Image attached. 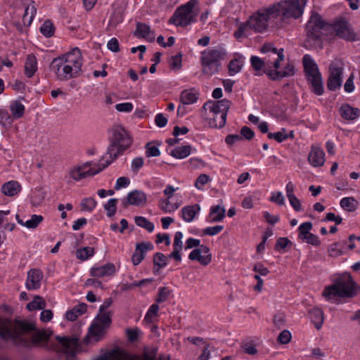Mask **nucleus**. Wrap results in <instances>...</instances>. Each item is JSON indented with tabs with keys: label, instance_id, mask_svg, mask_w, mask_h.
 <instances>
[{
	"label": "nucleus",
	"instance_id": "8fccbe9b",
	"mask_svg": "<svg viewBox=\"0 0 360 360\" xmlns=\"http://www.w3.org/2000/svg\"><path fill=\"white\" fill-rule=\"evenodd\" d=\"M97 202L93 198H84L81 202L82 210L91 212L96 206Z\"/></svg>",
	"mask_w": 360,
	"mask_h": 360
},
{
	"label": "nucleus",
	"instance_id": "dca6fc26",
	"mask_svg": "<svg viewBox=\"0 0 360 360\" xmlns=\"http://www.w3.org/2000/svg\"><path fill=\"white\" fill-rule=\"evenodd\" d=\"M50 69L56 75L57 79L60 81H67L77 77L76 75H74L72 68L65 65L63 63V59L58 57L52 60Z\"/></svg>",
	"mask_w": 360,
	"mask_h": 360
},
{
	"label": "nucleus",
	"instance_id": "a878e982",
	"mask_svg": "<svg viewBox=\"0 0 360 360\" xmlns=\"http://www.w3.org/2000/svg\"><path fill=\"white\" fill-rule=\"evenodd\" d=\"M21 190L20 184L16 181L5 183L1 187V192L7 196H14Z\"/></svg>",
	"mask_w": 360,
	"mask_h": 360
},
{
	"label": "nucleus",
	"instance_id": "5701e85b",
	"mask_svg": "<svg viewBox=\"0 0 360 360\" xmlns=\"http://www.w3.org/2000/svg\"><path fill=\"white\" fill-rule=\"evenodd\" d=\"M340 113L342 117L347 120H354L360 115V110L353 108L349 104H343L340 108Z\"/></svg>",
	"mask_w": 360,
	"mask_h": 360
},
{
	"label": "nucleus",
	"instance_id": "20e7f679",
	"mask_svg": "<svg viewBox=\"0 0 360 360\" xmlns=\"http://www.w3.org/2000/svg\"><path fill=\"white\" fill-rule=\"evenodd\" d=\"M356 295V283L348 273L340 275L333 284L325 287L322 292L327 301H332L336 297H352Z\"/></svg>",
	"mask_w": 360,
	"mask_h": 360
},
{
	"label": "nucleus",
	"instance_id": "e2e57ef3",
	"mask_svg": "<svg viewBox=\"0 0 360 360\" xmlns=\"http://www.w3.org/2000/svg\"><path fill=\"white\" fill-rule=\"evenodd\" d=\"M210 180V178L208 175L205 174H201L199 175V176L197 178L196 181L195 183V186L199 189H202V186L206 184Z\"/></svg>",
	"mask_w": 360,
	"mask_h": 360
},
{
	"label": "nucleus",
	"instance_id": "9d476101",
	"mask_svg": "<svg viewBox=\"0 0 360 360\" xmlns=\"http://www.w3.org/2000/svg\"><path fill=\"white\" fill-rule=\"evenodd\" d=\"M197 0H190L179 7L169 18V23L176 26L186 27L196 20L198 13L194 10Z\"/></svg>",
	"mask_w": 360,
	"mask_h": 360
},
{
	"label": "nucleus",
	"instance_id": "a18cd8bd",
	"mask_svg": "<svg viewBox=\"0 0 360 360\" xmlns=\"http://www.w3.org/2000/svg\"><path fill=\"white\" fill-rule=\"evenodd\" d=\"M136 245V250H139V253L143 257V259H144L147 251L152 250L154 248L153 245L150 242L137 243Z\"/></svg>",
	"mask_w": 360,
	"mask_h": 360
},
{
	"label": "nucleus",
	"instance_id": "79ce46f5",
	"mask_svg": "<svg viewBox=\"0 0 360 360\" xmlns=\"http://www.w3.org/2000/svg\"><path fill=\"white\" fill-rule=\"evenodd\" d=\"M134 221L137 226L144 228L149 232H152L154 230L153 224L143 217L137 216L134 218Z\"/></svg>",
	"mask_w": 360,
	"mask_h": 360
},
{
	"label": "nucleus",
	"instance_id": "393cba45",
	"mask_svg": "<svg viewBox=\"0 0 360 360\" xmlns=\"http://www.w3.org/2000/svg\"><path fill=\"white\" fill-rule=\"evenodd\" d=\"M225 208L220 205L212 206L210 209L209 214L208 221L210 223H214L221 221L225 217Z\"/></svg>",
	"mask_w": 360,
	"mask_h": 360
},
{
	"label": "nucleus",
	"instance_id": "c85d7f7f",
	"mask_svg": "<svg viewBox=\"0 0 360 360\" xmlns=\"http://www.w3.org/2000/svg\"><path fill=\"white\" fill-rule=\"evenodd\" d=\"M37 70V62L36 57L32 54L27 56L25 64V74L29 78L32 77Z\"/></svg>",
	"mask_w": 360,
	"mask_h": 360
},
{
	"label": "nucleus",
	"instance_id": "423d86ee",
	"mask_svg": "<svg viewBox=\"0 0 360 360\" xmlns=\"http://www.w3.org/2000/svg\"><path fill=\"white\" fill-rule=\"evenodd\" d=\"M111 132L110 143L108 148L107 154L111 159L109 161L112 162L131 146L132 141L126 130L121 126L115 127Z\"/></svg>",
	"mask_w": 360,
	"mask_h": 360
},
{
	"label": "nucleus",
	"instance_id": "4d7b16f0",
	"mask_svg": "<svg viewBox=\"0 0 360 360\" xmlns=\"http://www.w3.org/2000/svg\"><path fill=\"white\" fill-rule=\"evenodd\" d=\"M241 348L248 354L254 355L257 352L255 345L252 342H243Z\"/></svg>",
	"mask_w": 360,
	"mask_h": 360
},
{
	"label": "nucleus",
	"instance_id": "7c9ffc66",
	"mask_svg": "<svg viewBox=\"0 0 360 360\" xmlns=\"http://www.w3.org/2000/svg\"><path fill=\"white\" fill-rule=\"evenodd\" d=\"M340 205L344 210L354 212L357 209L359 202L353 197H345L341 199Z\"/></svg>",
	"mask_w": 360,
	"mask_h": 360
},
{
	"label": "nucleus",
	"instance_id": "f704fd0d",
	"mask_svg": "<svg viewBox=\"0 0 360 360\" xmlns=\"http://www.w3.org/2000/svg\"><path fill=\"white\" fill-rule=\"evenodd\" d=\"M342 82V77L333 73H329V77L327 81V87L329 90L336 91L341 86Z\"/></svg>",
	"mask_w": 360,
	"mask_h": 360
},
{
	"label": "nucleus",
	"instance_id": "2eb2a0df",
	"mask_svg": "<svg viewBox=\"0 0 360 360\" xmlns=\"http://www.w3.org/2000/svg\"><path fill=\"white\" fill-rule=\"evenodd\" d=\"M63 59V63L72 68L74 75H79L82 66V56L80 50L76 47L68 51L65 54L58 57Z\"/></svg>",
	"mask_w": 360,
	"mask_h": 360
},
{
	"label": "nucleus",
	"instance_id": "6e6552de",
	"mask_svg": "<svg viewBox=\"0 0 360 360\" xmlns=\"http://www.w3.org/2000/svg\"><path fill=\"white\" fill-rule=\"evenodd\" d=\"M302 63L311 91L317 96L322 95L324 91L323 81L317 64L309 54L303 56Z\"/></svg>",
	"mask_w": 360,
	"mask_h": 360
},
{
	"label": "nucleus",
	"instance_id": "473e14b6",
	"mask_svg": "<svg viewBox=\"0 0 360 360\" xmlns=\"http://www.w3.org/2000/svg\"><path fill=\"white\" fill-rule=\"evenodd\" d=\"M344 69L345 64L343 60L339 58H335L329 65L328 72L329 73H333L342 77Z\"/></svg>",
	"mask_w": 360,
	"mask_h": 360
},
{
	"label": "nucleus",
	"instance_id": "de8ad7c7",
	"mask_svg": "<svg viewBox=\"0 0 360 360\" xmlns=\"http://www.w3.org/2000/svg\"><path fill=\"white\" fill-rule=\"evenodd\" d=\"M171 294V290L167 287H161L158 289L157 297L155 298L156 303H162L165 302Z\"/></svg>",
	"mask_w": 360,
	"mask_h": 360
},
{
	"label": "nucleus",
	"instance_id": "5fc2aeb1",
	"mask_svg": "<svg viewBox=\"0 0 360 360\" xmlns=\"http://www.w3.org/2000/svg\"><path fill=\"white\" fill-rule=\"evenodd\" d=\"M242 65L240 63L236 60H232L230 61L229 64V73L230 75L233 76L235 74L239 72L241 70Z\"/></svg>",
	"mask_w": 360,
	"mask_h": 360
},
{
	"label": "nucleus",
	"instance_id": "ddd939ff",
	"mask_svg": "<svg viewBox=\"0 0 360 360\" xmlns=\"http://www.w3.org/2000/svg\"><path fill=\"white\" fill-rule=\"evenodd\" d=\"M229 108L230 101L225 98L218 101H209L204 104L202 108L205 110H209L212 115L221 113V117H219V120H217L219 122L218 125L224 126Z\"/></svg>",
	"mask_w": 360,
	"mask_h": 360
},
{
	"label": "nucleus",
	"instance_id": "0eeeda50",
	"mask_svg": "<svg viewBox=\"0 0 360 360\" xmlns=\"http://www.w3.org/2000/svg\"><path fill=\"white\" fill-rule=\"evenodd\" d=\"M283 49L271 47V79H280L295 74V67L285 58Z\"/></svg>",
	"mask_w": 360,
	"mask_h": 360
},
{
	"label": "nucleus",
	"instance_id": "052dcab7",
	"mask_svg": "<svg viewBox=\"0 0 360 360\" xmlns=\"http://www.w3.org/2000/svg\"><path fill=\"white\" fill-rule=\"evenodd\" d=\"M250 63L254 70L259 71L264 67V62L258 56H252Z\"/></svg>",
	"mask_w": 360,
	"mask_h": 360
},
{
	"label": "nucleus",
	"instance_id": "09e8293b",
	"mask_svg": "<svg viewBox=\"0 0 360 360\" xmlns=\"http://www.w3.org/2000/svg\"><path fill=\"white\" fill-rule=\"evenodd\" d=\"M46 193L41 188H36L32 199V203L34 206L39 205L45 198Z\"/></svg>",
	"mask_w": 360,
	"mask_h": 360
},
{
	"label": "nucleus",
	"instance_id": "bf43d9fd",
	"mask_svg": "<svg viewBox=\"0 0 360 360\" xmlns=\"http://www.w3.org/2000/svg\"><path fill=\"white\" fill-rule=\"evenodd\" d=\"M146 155L148 158L149 157H157L160 154V151L157 146H151L150 143L146 146Z\"/></svg>",
	"mask_w": 360,
	"mask_h": 360
},
{
	"label": "nucleus",
	"instance_id": "4468645a",
	"mask_svg": "<svg viewBox=\"0 0 360 360\" xmlns=\"http://www.w3.org/2000/svg\"><path fill=\"white\" fill-rule=\"evenodd\" d=\"M270 15V7L259 10L256 13L250 17L246 22L250 29L257 32H262L267 30L268 21Z\"/></svg>",
	"mask_w": 360,
	"mask_h": 360
},
{
	"label": "nucleus",
	"instance_id": "72a5a7b5",
	"mask_svg": "<svg viewBox=\"0 0 360 360\" xmlns=\"http://www.w3.org/2000/svg\"><path fill=\"white\" fill-rule=\"evenodd\" d=\"M168 258L161 252H156L153 256L154 274H158L159 270L167 264Z\"/></svg>",
	"mask_w": 360,
	"mask_h": 360
},
{
	"label": "nucleus",
	"instance_id": "13d9d810",
	"mask_svg": "<svg viewBox=\"0 0 360 360\" xmlns=\"http://www.w3.org/2000/svg\"><path fill=\"white\" fill-rule=\"evenodd\" d=\"M224 229V226L221 225H217L215 226L207 227L203 229L202 233L204 235L207 236H215L220 233Z\"/></svg>",
	"mask_w": 360,
	"mask_h": 360
},
{
	"label": "nucleus",
	"instance_id": "4c0bfd02",
	"mask_svg": "<svg viewBox=\"0 0 360 360\" xmlns=\"http://www.w3.org/2000/svg\"><path fill=\"white\" fill-rule=\"evenodd\" d=\"M12 115L15 119L22 117L25 112V106L20 101H15L10 106Z\"/></svg>",
	"mask_w": 360,
	"mask_h": 360
},
{
	"label": "nucleus",
	"instance_id": "f257e3e1",
	"mask_svg": "<svg viewBox=\"0 0 360 360\" xmlns=\"http://www.w3.org/2000/svg\"><path fill=\"white\" fill-rule=\"evenodd\" d=\"M51 333L37 328L34 321L0 317V338L19 347H46Z\"/></svg>",
	"mask_w": 360,
	"mask_h": 360
},
{
	"label": "nucleus",
	"instance_id": "c9c22d12",
	"mask_svg": "<svg viewBox=\"0 0 360 360\" xmlns=\"http://www.w3.org/2000/svg\"><path fill=\"white\" fill-rule=\"evenodd\" d=\"M197 99L196 94L193 93L191 90H184L181 94L180 101L184 105L193 104Z\"/></svg>",
	"mask_w": 360,
	"mask_h": 360
},
{
	"label": "nucleus",
	"instance_id": "864d4df0",
	"mask_svg": "<svg viewBox=\"0 0 360 360\" xmlns=\"http://www.w3.org/2000/svg\"><path fill=\"white\" fill-rule=\"evenodd\" d=\"M117 200L115 198L110 199L106 205H105L104 208L107 210V215L108 217L113 216L117 210Z\"/></svg>",
	"mask_w": 360,
	"mask_h": 360
},
{
	"label": "nucleus",
	"instance_id": "69168bd1",
	"mask_svg": "<svg viewBox=\"0 0 360 360\" xmlns=\"http://www.w3.org/2000/svg\"><path fill=\"white\" fill-rule=\"evenodd\" d=\"M291 340V333L288 330H283L278 335L277 340L281 344H287Z\"/></svg>",
	"mask_w": 360,
	"mask_h": 360
},
{
	"label": "nucleus",
	"instance_id": "f3484780",
	"mask_svg": "<svg viewBox=\"0 0 360 360\" xmlns=\"http://www.w3.org/2000/svg\"><path fill=\"white\" fill-rule=\"evenodd\" d=\"M111 164V161H105V163L103 164L101 162L98 164H95V166L98 167V169L96 170H93V169L90 168L88 171H83L82 168L78 167H75L72 168L70 174V176L75 181H79L82 179L86 178V176H94L95 174H98L103 169L106 168L108 165Z\"/></svg>",
	"mask_w": 360,
	"mask_h": 360
},
{
	"label": "nucleus",
	"instance_id": "49530a36",
	"mask_svg": "<svg viewBox=\"0 0 360 360\" xmlns=\"http://www.w3.org/2000/svg\"><path fill=\"white\" fill-rule=\"evenodd\" d=\"M43 219L44 217L41 215L32 214L31 219L25 222L24 226L28 229H35L42 222Z\"/></svg>",
	"mask_w": 360,
	"mask_h": 360
},
{
	"label": "nucleus",
	"instance_id": "39448f33",
	"mask_svg": "<svg viewBox=\"0 0 360 360\" xmlns=\"http://www.w3.org/2000/svg\"><path fill=\"white\" fill-rule=\"evenodd\" d=\"M226 51L224 48H208L201 53L200 63L202 74L211 77L219 71L221 61L225 59Z\"/></svg>",
	"mask_w": 360,
	"mask_h": 360
},
{
	"label": "nucleus",
	"instance_id": "412c9836",
	"mask_svg": "<svg viewBox=\"0 0 360 360\" xmlns=\"http://www.w3.org/2000/svg\"><path fill=\"white\" fill-rule=\"evenodd\" d=\"M134 35L139 38H143L148 41H153L155 39V35L151 31L150 26L140 22H136Z\"/></svg>",
	"mask_w": 360,
	"mask_h": 360
},
{
	"label": "nucleus",
	"instance_id": "aec40b11",
	"mask_svg": "<svg viewBox=\"0 0 360 360\" xmlns=\"http://www.w3.org/2000/svg\"><path fill=\"white\" fill-rule=\"evenodd\" d=\"M308 160L313 167L323 166L325 162V153L318 147H311L308 156Z\"/></svg>",
	"mask_w": 360,
	"mask_h": 360
},
{
	"label": "nucleus",
	"instance_id": "1a4fd4ad",
	"mask_svg": "<svg viewBox=\"0 0 360 360\" xmlns=\"http://www.w3.org/2000/svg\"><path fill=\"white\" fill-rule=\"evenodd\" d=\"M158 352L157 347H145L141 355L130 354L119 348L101 355L95 360H155Z\"/></svg>",
	"mask_w": 360,
	"mask_h": 360
},
{
	"label": "nucleus",
	"instance_id": "c03bdc74",
	"mask_svg": "<svg viewBox=\"0 0 360 360\" xmlns=\"http://www.w3.org/2000/svg\"><path fill=\"white\" fill-rule=\"evenodd\" d=\"M290 243V240L287 238H279L276 242L274 249L281 253L285 252L286 248Z\"/></svg>",
	"mask_w": 360,
	"mask_h": 360
},
{
	"label": "nucleus",
	"instance_id": "774afa93",
	"mask_svg": "<svg viewBox=\"0 0 360 360\" xmlns=\"http://www.w3.org/2000/svg\"><path fill=\"white\" fill-rule=\"evenodd\" d=\"M144 163L142 158H135L131 162V170L136 174L143 167Z\"/></svg>",
	"mask_w": 360,
	"mask_h": 360
},
{
	"label": "nucleus",
	"instance_id": "3c124183",
	"mask_svg": "<svg viewBox=\"0 0 360 360\" xmlns=\"http://www.w3.org/2000/svg\"><path fill=\"white\" fill-rule=\"evenodd\" d=\"M182 54L179 53L176 56H172L169 60V66L172 69L179 70L181 68Z\"/></svg>",
	"mask_w": 360,
	"mask_h": 360
},
{
	"label": "nucleus",
	"instance_id": "a211bd4d",
	"mask_svg": "<svg viewBox=\"0 0 360 360\" xmlns=\"http://www.w3.org/2000/svg\"><path fill=\"white\" fill-rule=\"evenodd\" d=\"M147 197L144 192L134 190L128 193L127 202H123V205L124 207H127L128 205L140 206L145 205Z\"/></svg>",
	"mask_w": 360,
	"mask_h": 360
},
{
	"label": "nucleus",
	"instance_id": "f03ea898",
	"mask_svg": "<svg viewBox=\"0 0 360 360\" xmlns=\"http://www.w3.org/2000/svg\"><path fill=\"white\" fill-rule=\"evenodd\" d=\"M307 34L313 39H321L327 31H333L340 38L347 41H354L356 34L349 22L345 20L336 21L333 25L326 23L319 15L312 16L307 26Z\"/></svg>",
	"mask_w": 360,
	"mask_h": 360
},
{
	"label": "nucleus",
	"instance_id": "bb28decb",
	"mask_svg": "<svg viewBox=\"0 0 360 360\" xmlns=\"http://www.w3.org/2000/svg\"><path fill=\"white\" fill-rule=\"evenodd\" d=\"M86 310L87 304L85 303H80L66 312V319L68 321H74L79 316L84 314Z\"/></svg>",
	"mask_w": 360,
	"mask_h": 360
},
{
	"label": "nucleus",
	"instance_id": "cd10ccee",
	"mask_svg": "<svg viewBox=\"0 0 360 360\" xmlns=\"http://www.w3.org/2000/svg\"><path fill=\"white\" fill-rule=\"evenodd\" d=\"M309 316L316 329L319 330L324 321L323 311L320 308L314 307L309 312Z\"/></svg>",
	"mask_w": 360,
	"mask_h": 360
},
{
	"label": "nucleus",
	"instance_id": "603ef678",
	"mask_svg": "<svg viewBox=\"0 0 360 360\" xmlns=\"http://www.w3.org/2000/svg\"><path fill=\"white\" fill-rule=\"evenodd\" d=\"M312 229V224L311 222H304L300 225L299 230V238L302 239L304 236H307L310 233V231Z\"/></svg>",
	"mask_w": 360,
	"mask_h": 360
},
{
	"label": "nucleus",
	"instance_id": "6e6d98bb",
	"mask_svg": "<svg viewBox=\"0 0 360 360\" xmlns=\"http://www.w3.org/2000/svg\"><path fill=\"white\" fill-rule=\"evenodd\" d=\"M158 310L159 306L157 303L152 304L146 314L145 320L148 322H153V319L157 315Z\"/></svg>",
	"mask_w": 360,
	"mask_h": 360
},
{
	"label": "nucleus",
	"instance_id": "2f4dec72",
	"mask_svg": "<svg viewBox=\"0 0 360 360\" xmlns=\"http://www.w3.org/2000/svg\"><path fill=\"white\" fill-rule=\"evenodd\" d=\"M191 152V146L190 145L178 146L171 150L170 155L177 159H183L188 157Z\"/></svg>",
	"mask_w": 360,
	"mask_h": 360
},
{
	"label": "nucleus",
	"instance_id": "ea45409f",
	"mask_svg": "<svg viewBox=\"0 0 360 360\" xmlns=\"http://www.w3.org/2000/svg\"><path fill=\"white\" fill-rule=\"evenodd\" d=\"M292 137H293L292 131H288L284 129H282L281 131H279L278 132L271 134V139H275L278 143H281V142L287 140L288 139L292 138Z\"/></svg>",
	"mask_w": 360,
	"mask_h": 360
},
{
	"label": "nucleus",
	"instance_id": "a19ab883",
	"mask_svg": "<svg viewBox=\"0 0 360 360\" xmlns=\"http://www.w3.org/2000/svg\"><path fill=\"white\" fill-rule=\"evenodd\" d=\"M41 33L46 37H50L53 35L55 27L51 20H46L40 27Z\"/></svg>",
	"mask_w": 360,
	"mask_h": 360
},
{
	"label": "nucleus",
	"instance_id": "58836bf2",
	"mask_svg": "<svg viewBox=\"0 0 360 360\" xmlns=\"http://www.w3.org/2000/svg\"><path fill=\"white\" fill-rule=\"evenodd\" d=\"M95 253L94 248L91 247H85L78 249L76 251V257L77 259L85 261L91 257Z\"/></svg>",
	"mask_w": 360,
	"mask_h": 360
},
{
	"label": "nucleus",
	"instance_id": "e433bc0d",
	"mask_svg": "<svg viewBox=\"0 0 360 360\" xmlns=\"http://www.w3.org/2000/svg\"><path fill=\"white\" fill-rule=\"evenodd\" d=\"M46 303L45 300L39 295H36L34 300L27 304L26 308L29 311L37 309H44L46 307Z\"/></svg>",
	"mask_w": 360,
	"mask_h": 360
},
{
	"label": "nucleus",
	"instance_id": "0e129e2a",
	"mask_svg": "<svg viewBox=\"0 0 360 360\" xmlns=\"http://www.w3.org/2000/svg\"><path fill=\"white\" fill-rule=\"evenodd\" d=\"M12 121L8 112L6 110L0 109V124L2 125L11 124Z\"/></svg>",
	"mask_w": 360,
	"mask_h": 360
},
{
	"label": "nucleus",
	"instance_id": "338daca9",
	"mask_svg": "<svg viewBox=\"0 0 360 360\" xmlns=\"http://www.w3.org/2000/svg\"><path fill=\"white\" fill-rule=\"evenodd\" d=\"M126 333H127V335L128 340L130 342H134V341L138 340V338H139V335L141 333V331L137 328H132V329L128 328L126 330Z\"/></svg>",
	"mask_w": 360,
	"mask_h": 360
},
{
	"label": "nucleus",
	"instance_id": "6ab92c4d",
	"mask_svg": "<svg viewBox=\"0 0 360 360\" xmlns=\"http://www.w3.org/2000/svg\"><path fill=\"white\" fill-rule=\"evenodd\" d=\"M43 278V274L39 269H31L27 273L26 288L27 290H36L40 288L41 281Z\"/></svg>",
	"mask_w": 360,
	"mask_h": 360
},
{
	"label": "nucleus",
	"instance_id": "9b49d317",
	"mask_svg": "<svg viewBox=\"0 0 360 360\" xmlns=\"http://www.w3.org/2000/svg\"><path fill=\"white\" fill-rule=\"evenodd\" d=\"M112 311H101L99 310V313L89 328L88 335L83 340L84 344L89 342V335L95 337L96 340L98 341L105 334V329L109 328L112 323Z\"/></svg>",
	"mask_w": 360,
	"mask_h": 360
},
{
	"label": "nucleus",
	"instance_id": "4be33fe9",
	"mask_svg": "<svg viewBox=\"0 0 360 360\" xmlns=\"http://www.w3.org/2000/svg\"><path fill=\"white\" fill-rule=\"evenodd\" d=\"M115 271V266L112 263L98 267H92L90 270V275L92 277H104L113 274Z\"/></svg>",
	"mask_w": 360,
	"mask_h": 360
},
{
	"label": "nucleus",
	"instance_id": "b1692460",
	"mask_svg": "<svg viewBox=\"0 0 360 360\" xmlns=\"http://www.w3.org/2000/svg\"><path fill=\"white\" fill-rule=\"evenodd\" d=\"M200 210V207L198 204L185 206L181 210L182 218L186 222H191Z\"/></svg>",
	"mask_w": 360,
	"mask_h": 360
},
{
	"label": "nucleus",
	"instance_id": "7ed1b4c3",
	"mask_svg": "<svg viewBox=\"0 0 360 360\" xmlns=\"http://www.w3.org/2000/svg\"><path fill=\"white\" fill-rule=\"evenodd\" d=\"M307 0H288L271 6V22L282 27L290 18H298L303 13Z\"/></svg>",
	"mask_w": 360,
	"mask_h": 360
},
{
	"label": "nucleus",
	"instance_id": "f8f14e48",
	"mask_svg": "<svg viewBox=\"0 0 360 360\" xmlns=\"http://www.w3.org/2000/svg\"><path fill=\"white\" fill-rule=\"evenodd\" d=\"M62 351L66 354V360H77L76 354L79 350V339L77 335L56 337Z\"/></svg>",
	"mask_w": 360,
	"mask_h": 360
},
{
	"label": "nucleus",
	"instance_id": "37998d69",
	"mask_svg": "<svg viewBox=\"0 0 360 360\" xmlns=\"http://www.w3.org/2000/svg\"><path fill=\"white\" fill-rule=\"evenodd\" d=\"M123 20L122 13L120 10L116 9L111 14L108 27L115 28Z\"/></svg>",
	"mask_w": 360,
	"mask_h": 360
},
{
	"label": "nucleus",
	"instance_id": "c756f323",
	"mask_svg": "<svg viewBox=\"0 0 360 360\" xmlns=\"http://www.w3.org/2000/svg\"><path fill=\"white\" fill-rule=\"evenodd\" d=\"M188 258L191 260H196L199 262L202 265H207L212 260L211 254L203 256L201 255L198 248L193 250L188 255Z\"/></svg>",
	"mask_w": 360,
	"mask_h": 360
},
{
	"label": "nucleus",
	"instance_id": "680f3d73",
	"mask_svg": "<svg viewBox=\"0 0 360 360\" xmlns=\"http://www.w3.org/2000/svg\"><path fill=\"white\" fill-rule=\"evenodd\" d=\"M302 240L315 246H318L321 244L319 237L316 235H314L311 233H310L306 236H304Z\"/></svg>",
	"mask_w": 360,
	"mask_h": 360
}]
</instances>
